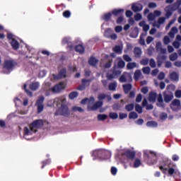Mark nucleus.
<instances>
[{
  "instance_id": "nucleus-1",
  "label": "nucleus",
  "mask_w": 181,
  "mask_h": 181,
  "mask_svg": "<svg viewBox=\"0 0 181 181\" xmlns=\"http://www.w3.org/2000/svg\"><path fill=\"white\" fill-rule=\"evenodd\" d=\"M57 103L58 105H61V107L55 112L54 115L56 117L62 115V117L69 118L71 112L70 111V109H69V106L66 104V98H57Z\"/></svg>"
},
{
  "instance_id": "nucleus-2",
  "label": "nucleus",
  "mask_w": 181,
  "mask_h": 181,
  "mask_svg": "<svg viewBox=\"0 0 181 181\" xmlns=\"http://www.w3.org/2000/svg\"><path fill=\"white\" fill-rule=\"evenodd\" d=\"M144 157L148 165H155L158 162V156L153 151H146L144 153Z\"/></svg>"
},
{
  "instance_id": "nucleus-3",
  "label": "nucleus",
  "mask_w": 181,
  "mask_h": 181,
  "mask_svg": "<svg viewBox=\"0 0 181 181\" xmlns=\"http://www.w3.org/2000/svg\"><path fill=\"white\" fill-rule=\"evenodd\" d=\"M121 70L117 69V67L113 66L112 69L109 70L106 74V78L111 81L115 78H118V76H121Z\"/></svg>"
},
{
  "instance_id": "nucleus-4",
  "label": "nucleus",
  "mask_w": 181,
  "mask_h": 181,
  "mask_svg": "<svg viewBox=\"0 0 181 181\" xmlns=\"http://www.w3.org/2000/svg\"><path fill=\"white\" fill-rule=\"evenodd\" d=\"M93 156L98 159H101L102 160H105L110 158V152L104 150L95 151L93 152Z\"/></svg>"
},
{
  "instance_id": "nucleus-5",
  "label": "nucleus",
  "mask_w": 181,
  "mask_h": 181,
  "mask_svg": "<svg viewBox=\"0 0 181 181\" xmlns=\"http://www.w3.org/2000/svg\"><path fill=\"white\" fill-rule=\"evenodd\" d=\"M44 122L42 119H36L30 124V128L31 129V131L37 132V129L42 128Z\"/></svg>"
},
{
  "instance_id": "nucleus-6",
  "label": "nucleus",
  "mask_w": 181,
  "mask_h": 181,
  "mask_svg": "<svg viewBox=\"0 0 181 181\" xmlns=\"http://www.w3.org/2000/svg\"><path fill=\"white\" fill-rule=\"evenodd\" d=\"M170 108L173 111H180L181 110L180 100L177 99H175L170 104Z\"/></svg>"
},
{
  "instance_id": "nucleus-7",
  "label": "nucleus",
  "mask_w": 181,
  "mask_h": 181,
  "mask_svg": "<svg viewBox=\"0 0 181 181\" xmlns=\"http://www.w3.org/2000/svg\"><path fill=\"white\" fill-rule=\"evenodd\" d=\"M15 66H16V62L13 60L7 59L4 61V67L6 70H12Z\"/></svg>"
},
{
  "instance_id": "nucleus-8",
  "label": "nucleus",
  "mask_w": 181,
  "mask_h": 181,
  "mask_svg": "<svg viewBox=\"0 0 181 181\" xmlns=\"http://www.w3.org/2000/svg\"><path fill=\"white\" fill-rule=\"evenodd\" d=\"M136 155V153L131 150H127L123 153V156H125V158H127V159H129V160H134V159H135Z\"/></svg>"
},
{
  "instance_id": "nucleus-9",
  "label": "nucleus",
  "mask_w": 181,
  "mask_h": 181,
  "mask_svg": "<svg viewBox=\"0 0 181 181\" xmlns=\"http://www.w3.org/2000/svg\"><path fill=\"white\" fill-rule=\"evenodd\" d=\"M110 33H111V29L107 28L105 31V36L108 39H111L112 40H117V39L118 38V35H117V34L115 33L110 35Z\"/></svg>"
},
{
  "instance_id": "nucleus-10",
  "label": "nucleus",
  "mask_w": 181,
  "mask_h": 181,
  "mask_svg": "<svg viewBox=\"0 0 181 181\" xmlns=\"http://www.w3.org/2000/svg\"><path fill=\"white\" fill-rule=\"evenodd\" d=\"M163 97L165 103H170L173 100V93L172 92H164Z\"/></svg>"
},
{
  "instance_id": "nucleus-11",
  "label": "nucleus",
  "mask_w": 181,
  "mask_h": 181,
  "mask_svg": "<svg viewBox=\"0 0 181 181\" xmlns=\"http://www.w3.org/2000/svg\"><path fill=\"white\" fill-rule=\"evenodd\" d=\"M64 88V84L63 83H58L52 88V93H60L62 90Z\"/></svg>"
},
{
  "instance_id": "nucleus-12",
  "label": "nucleus",
  "mask_w": 181,
  "mask_h": 181,
  "mask_svg": "<svg viewBox=\"0 0 181 181\" xmlns=\"http://www.w3.org/2000/svg\"><path fill=\"white\" fill-rule=\"evenodd\" d=\"M157 101V107H159L160 108H165V103H163V98L162 97V93L158 95Z\"/></svg>"
},
{
  "instance_id": "nucleus-13",
  "label": "nucleus",
  "mask_w": 181,
  "mask_h": 181,
  "mask_svg": "<svg viewBox=\"0 0 181 181\" xmlns=\"http://www.w3.org/2000/svg\"><path fill=\"white\" fill-rule=\"evenodd\" d=\"M168 163L167 161L165 160H163L160 162V165H159V169L160 170H161V172L163 173H166V172L168 171V168H166V166H168Z\"/></svg>"
},
{
  "instance_id": "nucleus-14",
  "label": "nucleus",
  "mask_w": 181,
  "mask_h": 181,
  "mask_svg": "<svg viewBox=\"0 0 181 181\" xmlns=\"http://www.w3.org/2000/svg\"><path fill=\"white\" fill-rule=\"evenodd\" d=\"M105 98L107 100V102L110 103L111 100H112V98L110 95H106L105 93H100L98 95V99L99 101H101L103 100H105Z\"/></svg>"
},
{
  "instance_id": "nucleus-15",
  "label": "nucleus",
  "mask_w": 181,
  "mask_h": 181,
  "mask_svg": "<svg viewBox=\"0 0 181 181\" xmlns=\"http://www.w3.org/2000/svg\"><path fill=\"white\" fill-rule=\"evenodd\" d=\"M124 8H115L112 11V15L115 16V17L122 16L124 15Z\"/></svg>"
},
{
  "instance_id": "nucleus-16",
  "label": "nucleus",
  "mask_w": 181,
  "mask_h": 181,
  "mask_svg": "<svg viewBox=\"0 0 181 181\" xmlns=\"http://www.w3.org/2000/svg\"><path fill=\"white\" fill-rule=\"evenodd\" d=\"M134 57L136 59H140L142 56V49L139 47H135L134 49Z\"/></svg>"
},
{
  "instance_id": "nucleus-17",
  "label": "nucleus",
  "mask_w": 181,
  "mask_h": 181,
  "mask_svg": "<svg viewBox=\"0 0 181 181\" xmlns=\"http://www.w3.org/2000/svg\"><path fill=\"white\" fill-rule=\"evenodd\" d=\"M132 9L135 13L141 12V11H142L144 9V6L142 4H133L132 6Z\"/></svg>"
},
{
  "instance_id": "nucleus-18",
  "label": "nucleus",
  "mask_w": 181,
  "mask_h": 181,
  "mask_svg": "<svg viewBox=\"0 0 181 181\" xmlns=\"http://www.w3.org/2000/svg\"><path fill=\"white\" fill-rule=\"evenodd\" d=\"M103 101L100 100V101H97L90 108V111H97V110H98V108H101V107H103Z\"/></svg>"
},
{
  "instance_id": "nucleus-19",
  "label": "nucleus",
  "mask_w": 181,
  "mask_h": 181,
  "mask_svg": "<svg viewBox=\"0 0 181 181\" xmlns=\"http://www.w3.org/2000/svg\"><path fill=\"white\" fill-rule=\"evenodd\" d=\"M158 97V94L155 92H150L148 94V101L150 103H156V98Z\"/></svg>"
},
{
  "instance_id": "nucleus-20",
  "label": "nucleus",
  "mask_w": 181,
  "mask_h": 181,
  "mask_svg": "<svg viewBox=\"0 0 181 181\" xmlns=\"http://www.w3.org/2000/svg\"><path fill=\"white\" fill-rule=\"evenodd\" d=\"M168 168L169 169L167 170L168 175H170V176H173V174L175 173V168H176V164L168 163Z\"/></svg>"
},
{
  "instance_id": "nucleus-21",
  "label": "nucleus",
  "mask_w": 181,
  "mask_h": 181,
  "mask_svg": "<svg viewBox=\"0 0 181 181\" xmlns=\"http://www.w3.org/2000/svg\"><path fill=\"white\" fill-rule=\"evenodd\" d=\"M125 94H128L132 90V84L127 83L122 86Z\"/></svg>"
},
{
  "instance_id": "nucleus-22",
  "label": "nucleus",
  "mask_w": 181,
  "mask_h": 181,
  "mask_svg": "<svg viewBox=\"0 0 181 181\" xmlns=\"http://www.w3.org/2000/svg\"><path fill=\"white\" fill-rule=\"evenodd\" d=\"M67 71L65 69H62L58 73L57 78H65L66 77Z\"/></svg>"
},
{
  "instance_id": "nucleus-23",
  "label": "nucleus",
  "mask_w": 181,
  "mask_h": 181,
  "mask_svg": "<svg viewBox=\"0 0 181 181\" xmlns=\"http://www.w3.org/2000/svg\"><path fill=\"white\" fill-rule=\"evenodd\" d=\"M39 87H40L39 82H33L31 84H30V89L32 90V91H36Z\"/></svg>"
},
{
  "instance_id": "nucleus-24",
  "label": "nucleus",
  "mask_w": 181,
  "mask_h": 181,
  "mask_svg": "<svg viewBox=\"0 0 181 181\" xmlns=\"http://www.w3.org/2000/svg\"><path fill=\"white\" fill-rule=\"evenodd\" d=\"M11 45L13 50H18V49H19V42H18V40H16V39H12Z\"/></svg>"
},
{
  "instance_id": "nucleus-25",
  "label": "nucleus",
  "mask_w": 181,
  "mask_h": 181,
  "mask_svg": "<svg viewBox=\"0 0 181 181\" xmlns=\"http://www.w3.org/2000/svg\"><path fill=\"white\" fill-rule=\"evenodd\" d=\"M36 132L35 130H32L30 127H25L23 129V134L24 135H32V134H34Z\"/></svg>"
},
{
  "instance_id": "nucleus-26",
  "label": "nucleus",
  "mask_w": 181,
  "mask_h": 181,
  "mask_svg": "<svg viewBox=\"0 0 181 181\" xmlns=\"http://www.w3.org/2000/svg\"><path fill=\"white\" fill-rule=\"evenodd\" d=\"M75 50L78 53H80L81 54H83V53H84L86 49L84 48V46H83L82 45H78L75 47Z\"/></svg>"
},
{
  "instance_id": "nucleus-27",
  "label": "nucleus",
  "mask_w": 181,
  "mask_h": 181,
  "mask_svg": "<svg viewBox=\"0 0 181 181\" xmlns=\"http://www.w3.org/2000/svg\"><path fill=\"white\" fill-rule=\"evenodd\" d=\"M170 78L172 81H177L179 80V74L173 71L170 74Z\"/></svg>"
},
{
  "instance_id": "nucleus-28",
  "label": "nucleus",
  "mask_w": 181,
  "mask_h": 181,
  "mask_svg": "<svg viewBox=\"0 0 181 181\" xmlns=\"http://www.w3.org/2000/svg\"><path fill=\"white\" fill-rule=\"evenodd\" d=\"M112 16V12L106 13L103 15V19L105 22H110L111 21V17Z\"/></svg>"
},
{
  "instance_id": "nucleus-29",
  "label": "nucleus",
  "mask_w": 181,
  "mask_h": 181,
  "mask_svg": "<svg viewBox=\"0 0 181 181\" xmlns=\"http://www.w3.org/2000/svg\"><path fill=\"white\" fill-rule=\"evenodd\" d=\"M97 63H98V59H95L94 57H90V58L88 60V64L90 66H96Z\"/></svg>"
},
{
  "instance_id": "nucleus-30",
  "label": "nucleus",
  "mask_w": 181,
  "mask_h": 181,
  "mask_svg": "<svg viewBox=\"0 0 181 181\" xmlns=\"http://www.w3.org/2000/svg\"><path fill=\"white\" fill-rule=\"evenodd\" d=\"M117 86L118 85L115 81L113 83H110L108 86L110 91H115L117 90Z\"/></svg>"
},
{
  "instance_id": "nucleus-31",
  "label": "nucleus",
  "mask_w": 181,
  "mask_h": 181,
  "mask_svg": "<svg viewBox=\"0 0 181 181\" xmlns=\"http://www.w3.org/2000/svg\"><path fill=\"white\" fill-rule=\"evenodd\" d=\"M146 127H148L150 128H156V127H158V122L155 121L147 122Z\"/></svg>"
},
{
  "instance_id": "nucleus-32",
  "label": "nucleus",
  "mask_w": 181,
  "mask_h": 181,
  "mask_svg": "<svg viewBox=\"0 0 181 181\" xmlns=\"http://www.w3.org/2000/svg\"><path fill=\"white\" fill-rule=\"evenodd\" d=\"M45 101V97L40 96L36 101L35 105H43V103Z\"/></svg>"
},
{
  "instance_id": "nucleus-33",
  "label": "nucleus",
  "mask_w": 181,
  "mask_h": 181,
  "mask_svg": "<svg viewBox=\"0 0 181 181\" xmlns=\"http://www.w3.org/2000/svg\"><path fill=\"white\" fill-rule=\"evenodd\" d=\"M135 67H136V62H130L127 64V69L128 70H132L133 69H135Z\"/></svg>"
},
{
  "instance_id": "nucleus-34",
  "label": "nucleus",
  "mask_w": 181,
  "mask_h": 181,
  "mask_svg": "<svg viewBox=\"0 0 181 181\" xmlns=\"http://www.w3.org/2000/svg\"><path fill=\"white\" fill-rule=\"evenodd\" d=\"M129 119H136L138 118V113L135 112H131L129 114Z\"/></svg>"
},
{
  "instance_id": "nucleus-35",
  "label": "nucleus",
  "mask_w": 181,
  "mask_h": 181,
  "mask_svg": "<svg viewBox=\"0 0 181 181\" xmlns=\"http://www.w3.org/2000/svg\"><path fill=\"white\" fill-rule=\"evenodd\" d=\"M69 97L70 100H74V98H77L78 97V93L77 91H74L69 93Z\"/></svg>"
},
{
  "instance_id": "nucleus-36",
  "label": "nucleus",
  "mask_w": 181,
  "mask_h": 181,
  "mask_svg": "<svg viewBox=\"0 0 181 181\" xmlns=\"http://www.w3.org/2000/svg\"><path fill=\"white\" fill-rule=\"evenodd\" d=\"M134 107L135 106L134 105V103H130L125 106V110H127L129 112L131 111H134Z\"/></svg>"
},
{
  "instance_id": "nucleus-37",
  "label": "nucleus",
  "mask_w": 181,
  "mask_h": 181,
  "mask_svg": "<svg viewBox=\"0 0 181 181\" xmlns=\"http://www.w3.org/2000/svg\"><path fill=\"white\" fill-rule=\"evenodd\" d=\"M71 111H74V112H76V111H78V112H84V110L83 108L77 106L72 107Z\"/></svg>"
},
{
  "instance_id": "nucleus-38",
  "label": "nucleus",
  "mask_w": 181,
  "mask_h": 181,
  "mask_svg": "<svg viewBox=\"0 0 181 181\" xmlns=\"http://www.w3.org/2000/svg\"><path fill=\"white\" fill-rule=\"evenodd\" d=\"M134 80H136V81H138L139 80V77H141V71L139 70H136L134 72Z\"/></svg>"
},
{
  "instance_id": "nucleus-39",
  "label": "nucleus",
  "mask_w": 181,
  "mask_h": 181,
  "mask_svg": "<svg viewBox=\"0 0 181 181\" xmlns=\"http://www.w3.org/2000/svg\"><path fill=\"white\" fill-rule=\"evenodd\" d=\"M169 59L171 62H175V60H177V53L174 52L171 54L169 57Z\"/></svg>"
},
{
  "instance_id": "nucleus-40",
  "label": "nucleus",
  "mask_w": 181,
  "mask_h": 181,
  "mask_svg": "<svg viewBox=\"0 0 181 181\" xmlns=\"http://www.w3.org/2000/svg\"><path fill=\"white\" fill-rule=\"evenodd\" d=\"M108 118V116L107 115H101L99 114L98 115V121H105V119Z\"/></svg>"
},
{
  "instance_id": "nucleus-41",
  "label": "nucleus",
  "mask_w": 181,
  "mask_h": 181,
  "mask_svg": "<svg viewBox=\"0 0 181 181\" xmlns=\"http://www.w3.org/2000/svg\"><path fill=\"white\" fill-rule=\"evenodd\" d=\"M121 108H122V106H121V104L119 103H115L112 105V109L114 110V111H119Z\"/></svg>"
},
{
  "instance_id": "nucleus-42",
  "label": "nucleus",
  "mask_w": 181,
  "mask_h": 181,
  "mask_svg": "<svg viewBox=\"0 0 181 181\" xmlns=\"http://www.w3.org/2000/svg\"><path fill=\"white\" fill-rule=\"evenodd\" d=\"M141 160L139 158H136L134 163V168H139V166L141 165Z\"/></svg>"
},
{
  "instance_id": "nucleus-43",
  "label": "nucleus",
  "mask_w": 181,
  "mask_h": 181,
  "mask_svg": "<svg viewBox=\"0 0 181 181\" xmlns=\"http://www.w3.org/2000/svg\"><path fill=\"white\" fill-rule=\"evenodd\" d=\"M62 15H63L64 18H69L71 16V12H70V11H69V10H66L63 12Z\"/></svg>"
},
{
  "instance_id": "nucleus-44",
  "label": "nucleus",
  "mask_w": 181,
  "mask_h": 181,
  "mask_svg": "<svg viewBox=\"0 0 181 181\" xmlns=\"http://www.w3.org/2000/svg\"><path fill=\"white\" fill-rule=\"evenodd\" d=\"M109 117L111 119H117L118 118V114L117 112H110Z\"/></svg>"
},
{
  "instance_id": "nucleus-45",
  "label": "nucleus",
  "mask_w": 181,
  "mask_h": 181,
  "mask_svg": "<svg viewBox=\"0 0 181 181\" xmlns=\"http://www.w3.org/2000/svg\"><path fill=\"white\" fill-rule=\"evenodd\" d=\"M149 63V59L148 58H145V59H142L141 61H140V64L142 65V66H147V64Z\"/></svg>"
},
{
  "instance_id": "nucleus-46",
  "label": "nucleus",
  "mask_w": 181,
  "mask_h": 181,
  "mask_svg": "<svg viewBox=\"0 0 181 181\" xmlns=\"http://www.w3.org/2000/svg\"><path fill=\"white\" fill-rule=\"evenodd\" d=\"M135 110H136V112H138L139 114H142V112H143L141 106L138 104H136L135 105Z\"/></svg>"
},
{
  "instance_id": "nucleus-47",
  "label": "nucleus",
  "mask_w": 181,
  "mask_h": 181,
  "mask_svg": "<svg viewBox=\"0 0 181 181\" xmlns=\"http://www.w3.org/2000/svg\"><path fill=\"white\" fill-rule=\"evenodd\" d=\"M122 22H124V15L119 16L116 20V23H117V25H121Z\"/></svg>"
},
{
  "instance_id": "nucleus-48",
  "label": "nucleus",
  "mask_w": 181,
  "mask_h": 181,
  "mask_svg": "<svg viewBox=\"0 0 181 181\" xmlns=\"http://www.w3.org/2000/svg\"><path fill=\"white\" fill-rule=\"evenodd\" d=\"M144 74H149L151 73V68L149 66H146L142 69Z\"/></svg>"
},
{
  "instance_id": "nucleus-49",
  "label": "nucleus",
  "mask_w": 181,
  "mask_h": 181,
  "mask_svg": "<svg viewBox=\"0 0 181 181\" xmlns=\"http://www.w3.org/2000/svg\"><path fill=\"white\" fill-rule=\"evenodd\" d=\"M117 66L119 67V69H124V67H125V62H124L123 60L119 61L117 63Z\"/></svg>"
},
{
  "instance_id": "nucleus-50",
  "label": "nucleus",
  "mask_w": 181,
  "mask_h": 181,
  "mask_svg": "<svg viewBox=\"0 0 181 181\" xmlns=\"http://www.w3.org/2000/svg\"><path fill=\"white\" fill-rule=\"evenodd\" d=\"M71 43V41H70V38L69 37H64L62 40V45H70Z\"/></svg>"
},
{
  "instance_id": "nucleus-51",
  "label": "nucleus",
  "mask_w": 181,
  "mask_h": 181,
  "mask_svg": "<svg viewBox=\"0 0 181 181\" xmlns=\"http://www.w3.org/2000/svg\"><path fill=\"white\" fill-rule=\"evenodd\" d=\"M113 50L115 51V53H121V52H122V49H121V47L119 45H116L113 48Z\"/></svg>"
},
{
  "instance_id": "nucleus-52",
  "label": "nucleus",
  "mask_w": 181,
  "mask_h": 181,
  "mask_svg": "<svg viewBox=\"0 0 181 181\" xmlns=\"http://www.w3.org/2000/svg\"><path fill=\"white\" fill-rule=\"evenodd\" d=\"M123 59L124 62H132V58H131V57H129V55L128 54L123 55Z\"/></svg>"
},
{
  "instance_id": "nucleus-53",
  "label": "nucleus",
  "mask_w": 181,
  "mask_h": 181,
  "mask_svg": "<svg viewBox=\"0 0 181 181\" xmlns=\"http://www.w3.org/2000/svg\"><path fill=\"white\" fill-rule=\"evenodd\" d=\"M163 43L164 45H169L170 43V38H169V36L165 35L164 37Z\"/></svg>"
},
{
  "instance_id": "nucleus-54",
  "label": "nucleus",
  "mask_w": 181,
  "mask_h": 181,
  "mask_svg": "<svg viewBox=\"0 0 181 181\" xmlns=\"http://www.w3.org/2000/svg\"><path fill=\"white\" fill-rule=\"evenodd\" d=\"M163 47H162V42H158L156 45V49L157 50V52H159L161 50V49H163Z\"/></svg>"
},
{
  "instance_id": "nucleus-55",
  "label": "nucleus",
  "mask_w": 181,
  "mask_h": 181,
  "mask_svg": "<svg viewBox=\"0 0 181 181\" xmlns=\"http://www.w3.org/2000/svg\"><path fill=\"white\" fill-rule=\"evenodd\" d=\"M150 67H151L152 69H155V67H156V62H155V59H150Z\"/></svg>"
},
{
  "instance_id": "nucleus-56",
  "label": "nucleus",
  "mask_w": 181,
  "mask_h": 181,
  "mask_svg": "<svg viewBox=\"0 0 181 181\" xmlns=\"http://www.w3.org/2000/svg\"><path fill=\"white\" fill-rule=\"evenodd\" d=\"M112 65V59L109 60L106 64L104 65L105 69H110Z\"/></svg>"
},
{
  "instance_id": "nucleus-57",
  "label": "nucleus",
  "mask_w": 181,
  "mask_h": 181,
  "mask_svg": "<svg viewBox=\"0 0 181 181\" xmlns=\"http://www.w3.org/2000/svg\"><path fill=\"white\" fill-rule=\"evenodd\" d=\"M115 30L117 33H121V32H122V26L121 25H117L115 28Z\"/></svg>"
},
{
  "instance_id": "nucleus-58",
  "label": "nucleus",
  "mask_w": 181,
  "mask_h": 181,
  "mask_svg": "<svg viewBox=\"0 0 181 181\" xmlns=\"http://www.w3.org/2000/svg\"><path fill=\"white\" fill-rule=\"evenodd\" d=\"M172 15H173L172 11L168 10L165 13V19H169Z\"/></svg>"
},
{
  "instance_id": "nucleus-59",
  "label": "nucleus",
  "mask_w": 181,
  "mask_h": 181,
  "mask_svg": "<svg viewBox=\"0 0 181 181\" xmlns=\"http://www.w3.org/2000/svg\"><path fill=\"white\" fill-rule=\"evenodd\" d=\"M134 19L135 21H136L137 22L141 21V19H142V15L141 13H137L134 16Z\"/></svg>"
},
{
  "instance_id": "nucleus-60",
  "label": "nucleus",
  "mask_w": 181,
  "mask_h": 181,
  "mask_svg": "<svg viewBox=\"0 0 181 181\" xmlns=\"http://www.w3.org/2000/svg\"><path fill=\"white\" fill-rule=\"evenodd\" d=\"M127 117H128V115L127 113L120 112L119 114V119H124V118H127Z\"/></svg>"
},
{
  "instance_id": "nucleus-61",
  "label": "nucleus",
  "mask_w": 181,
  "mask_h": 181,
  "mask_svg": "<svg viewBox=\"0 0 181 181\" xmlns=\"http://www.w3.org/2000/svg\"><path fill=\"white\" fill-rule=\"evenodd\" d=\"M168 118V114L166 112H162L160 115V119L162 120L166 119Z\"/></svg>"
},
{
  "instance_id": "nucleus-62",
  "label": "nucleus",
  "mask_w": 181,
  "mask_h": 181,
  "mask_svg": "<svg viewBox=\"0 0 181 181\" xmlns=\"http://www.w3.org/2000/svg\"><path fill=\"white\" fill-rule=\"evenodd\" d=\"M148 21H155V15L152 13H150L148 15Z\"/></svg>"
},
{
  "instance_id": "nucleus-63",
  "label": "nucleus",
  "mask_w": 181,
  "mask_h": 181,
  "mask_svg": "<svg viewBox=\"0 0 181 181\" xmlns=\"http://www.w3.org/2000/svg\"><path fill=\"white\" fill-rule=\"evenodd\" d=\"M175 95L176 98H181V90H177L175 93Z\"/></svg>"
},
{
  "instance_id": "nucleus-64",
  "label": "nucleus",
  "mask_w": 181,
  "mask_h": 181,
  "mask_svg": "<svg viewBox=\"0 0 181 181\" xmlns=\"http://www.w3.org/2000/svg\"><path fill=\"white\" fill-rule=\"evenodd\" d=\"M158 80H163L165 78V73L160 72V74L158 76Z\"/></svg>"
}]
</instances>
